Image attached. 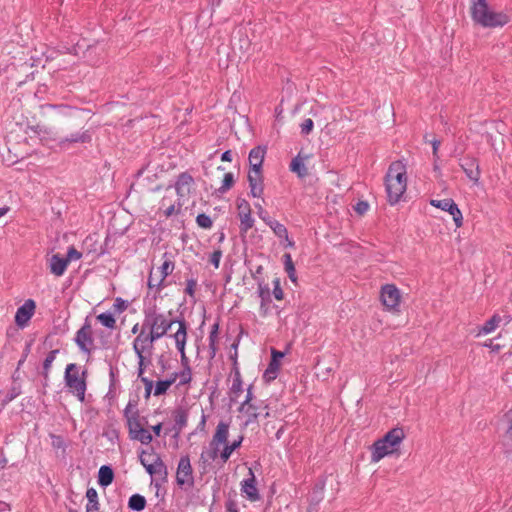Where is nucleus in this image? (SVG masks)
Here are the masks:
<instances>
[{
	"mask_svg": "<svg viewBox=\"0 0 512 512\" xmlns=\"http://www.w3.org/2000/svg\"><path fill=\"white\" fill-rule=\"evenodd\" d=\"M469 13L472 21L483 28H501L511 20L504 11H495L487 0H469Z\"/></svg>",
	"mask_w": 512,
	"mask_h": 512,
	"instance_id": "obj_1",
	"label": "nucleus"
},
{
	"mask_svg": "<svg viewBox=\"0 0 512 512\" xmlns=\"http://www.w3.org/2000/svg\"><path fill=\"white\" fill-rule=\"evenodd\" d=\"M179 321L185 320L183 318L179 319L174 317L171 311L162 313L156 308H149L144 311L142 326L144 327V330H147L157 339H160L167 335V332L173 324H178Z\"/></svg>",
	"mask_w": 512,
	"mask_h": 512,
	"instance_id": "obj_2",
	"label": "nucleus"
},
{
	"mask_svg": "<svg viewBox=\"0 0 512 512\" xmlns=\"http://www.w3.org/2000/svg\"><path fill=\"white\" fill-rule=\"evenodd\" d=\"M385 185L389 203L396 204L406 191L407 186L406 170L402 162L396 161L389 166Z\"/></svg>",
	"mask_w": 512,
	"mask_h": 512,
	"instance_id": "obj_3",
	"label": "nucleus"
},
{
	"mask_svg": "<svg viewBox=\"0 0 512 512\" xmlns=\"http://www.w3.org/2000/svg\"><path fill=\"white\" fill-rule=\"evenodd\" d=\"M405 438L403 428L396 427L388 431L381 439L372 445L371 461L376 463L385 456L398 451L400 444Z\"/></svg>",
	"mask_w": 512,
	"mask_h": 512,
	"instance_id": "obj_4",
	"label": "nucleus"
},
{
	"mask_svg": "<svg viewBox=\"0 0 512 512\" xmlns=\"http://www.w3.org/2000/svg\"><path fill=\"white\" fill-rule=\"evenodd\" d=\"M86 375V370L82 371L81 374L79 373V367L75 363H70L66 366L64 373L65 385L80 402L85 401V392L87 389Z\"/></svg>",
	"mask_w": 512,
	"mask_h": 512,
	"instance_id": "obj_5",
	"label": "nucleus"
},
{
	"mask_svg": "<svg viewBox=\"0 0 512 512\" xmlns=\"http://www.w3.org/2000/svg\"><path fill=\"white\" fill-rule=\"evenodd\" d=\"M229 437V424L220 421L216 427L215 433L212 440L209 443V447L205 448L201 455L200 460L206 464L211 461H215L218 458V452L220 445L226 444Z\"/></svg>",
	"mask_w": 512,
	"mask_h": 512,
	"instance_id": "obj_6",
	"label": "nucleus"
},
{
	"mask_svg": "<svg viewBox=\"0 0 512 512\" xmlns=\"http://www.w3.org/2000/svg\"><path fill=\"white\" fill-rule=\"evenodd\" d=\"M74 341L80 351L91 354L94 349V337L92 323L89 317H86L82 327L76 332Z\"/></svg>",
	"mask_w": 512,
	"mask_h": 512,
	"instance_id": "obj_7",
	"label": "nucleus"
},
{
	"mask_svg": "<svg viewBox=\"0 0 512 512\" xmlns=\"http://www.w3.org/2000/svg\"><path fill=\"white\" fill-rule=\"evenodd\" d=\"M163 257L164 261L158 269L159 277L157 279V282L154 283V272L153 270H151L147 283L149 289H156V292L158 293L161 292L162 289H164L167 286V284L165 283V279L173 272L175 268L174 262L170 260L167 253H165Z\"/></svg>",
	"mask_w": 512,
	"mask_h": 512,
	"instance_id": "obj_8",
	"label": "nucleus"
},
{
	"mask_svg": "<svg viewBox=\"0 0 512 512\" xmlns=\"http://www.w3.org/2000/svg\"><path fill=\"white\" fill-rule=\"evenodd\" d=\"M459 166L465 173L466 177L475 185L479 183L481 178V169L479 161L476 157L466 155L459 159Z\"/></svg>",
	"mask_w": 512,
	"mask_h": 512,
	"instance_id": "obj_9",
	"label": "nucleus"
},
{
	"mask_svg": "<svg viewBox=\"0 0 512 512\" xmlns=\"http://www.w3.org/2000/svg\"><path fill=\"white\" fill-rule=\"evenodd\" d=\"M400 291L393 284H386L381 289V301L389 311H398L400 306Z\"/></svg>",
	"mask_w": 512,
	"mask_h": 512,
	"instance_id": "obj_10",
	"label": "nucleus"
},
{
	"mask_svg": "<svg viewBox=\"0 0 512 512\" xmlns=\"http://www.w3.org/2000/svg\"><path fill=\"white\" fill-rule=\"evenodd\" d=\"M176 481L180 486L191 487L194 484L193 469L188 456H182L178 462Z\"/></svg>",
	"mask_w": 512,
	"mask_h": 512,
	"instance_id": "obj_11",
	"label": "nucleus"
},
{
	"mask_svg": "<svg viewBox=\"0 0 512 512\" xmlns=\"http://www.w3.org/2000/svg\"><path fill=\"white\" fill-rule=\"evenodd\" d=\"M194 184L193 177L187 172L179 174L175 183V190L178 196V205L181 206L188 198L192 186Z\"/></svg>",
	"mask_w": 512,
	"mask_h": 512,
	"instance_id": "obj_12",
	"label": "nucleus"
},
{
	"mask_svg": "<svg viewBox=\"0 0 512 512\" xmlns=\"http://www.w3.org/2000/svg\"><path fill=\"white\" fill-rule=\"evenodd\" d=\"M187 329L188 326L186 321H179L177 331L173 335H171L174 338L176 348L181 355V363L184 365V368L189 366L188 358L186 357L185 354V345L187 342Z\"/></svg>",
	"mask_w": 512,
	"mask_h": 512,
	"instance_id": "obj_13",
	"label": "nucleus"
},
{
	"mask_svg": "<svg viewBox=\"0 0 512 512\" xmlns=\"http://www.w3.org/2000/svg\"><path fill=\"white\" fill-rule=\"evenodd\" d=\"M158 339L153 336L147 330H144V327H141L139 334L133 341V350L135 353H145L146 351H151L153 349L154 342Z\"/></svg>",
	"mask_w": 512,
	"mask_h": 512,
	"instance_id": "obj_14",
	"label": "nucleus"
},
{
	"mask_svg": "<svg viewBox=\"0 0 512 512\" xmlns=\"http://www.w3.org/2000/svg\"><path fill=\"white\" fill-rule=\"evenodd\" d=\"M36 304L34 300L28 299L21 305L15 314V323L18 327L24 328L34 315Z\"/></svg>",
	"mask_w": 512,
	"mask_h": 512,
	"instance_id": "obj_15",
	"label": "nucleus"
},
{
	"mask_svg": "<svg viewBox=\"0 0 512 512\" xmlns=\"http://www.w3.org/2000/svg\"><path fill=\"white\" fill-rule=\"evenodd\" d=\"M249 478L242 481L241 491L245 494L246 498L252 502L260 499L258 489L256 487V479L253 471L249 469Z\"/></svg>",
	"mask_w": 512,
	"mask_h": 512,
	"instance_id": "obj_16",
	"label": "nucleus"
},
{
	"mask_svg": "<svg viewBox=\"0 0 512 512\" xmlns=\"http://www.w3.org/2000/svg\"><path fill=\"white\" fill-rule=\"evenodd\" d=\"M284 357V353L276 349L271 350V361L264 373V377L268 380L275 379L280 368V360Z\"/></svg>",
	"mask_w": 512,
	"mask_h": 512,
	"instance_id": "obj_17",
	"label": "nucleus"
},
{
	"mask_svg": "<svg viewBox=\"0 0 512 512\" xmlns=\"http://www.w3.org/2000/svg\"><path fill=\"white\" fill-rule=\"evenodd\" d=\"M257 293L259 298L261 299L260 313L262 316H266L269 311V304L271 303L270 288L263 281H259Z\"/></svg>",
	"mask_w": 512,
	"mask_h": 512,
	"instance_id": "obj_18",
	"label": "nucleus"
},
{
	"mask_svg": "<svg viewBox=\"0 0 512 512\" xmlns=\"http://www.w3.org/2000/svg\"><path fill=\"white\" fill-rule=\"evenodd\" d=\"M265 224L271 228L273 233L279 239H284L286 241V247H291V248L294 247L295 242L293 240L289 239L288 230L283 224H281L279 221L273 219L272 217Z\"/></svg>",
	"mask_w": 512,
	"mask_h": 512,
	"instance_id": "obj_19",
	"label": "nucleus"
},
{
	"mask_svg": "<svg viewBox=\"0 0 512 512\" xmlns=\"http://www.w3.org/2000/svg\"><path fill=\"white\" fill-rule=\"evenodd\" d=\"M266 154L265 147L256 146L249 152L248 160L250 165V170H261L264 157Z\"/></svg>",
	"mask_w": 512,
	"mask_h": 512,
	"instance_id": "obj_20",
	"label": "nucleus"
},
{
	"mask_svg": "<svg viewBox=\"0 0 512 512\" xmlns=\"http://www.w3.org/2000/svg\"><path fill=\"white\" fill-rule=\"evenodd\" d=\"M67 266L68 260H66L65 257L60 256L59 254H54L49 259L50 272L57 277H60L65 273Z\"/></svg>",
	"mask_w": 512,
	"mask_h": 512,
	"instance_id": "obj_21",
	"label": "nucleus"
},
{
	"mask_svg": "<svg viewBox=\"0 0 512 512\" xmlns=\"http://www.w3.org/2000/svg\"><path fill=\"white\" fill-rule=\"evenodd\" d=\"M243 392V382L240 371L236 368L233 373L232 385L230 387V399L236 401L239 395Z\"/></svg>",
	"mask_w": 512,
	"mask_h": 512,
	"instance_id": "obj_22",
	"label": "nucleus"
},
{
	"mask_svg": "<svg viewBox=\"0 0 512 512\" xmlns=\"http://www.w3.org/2000/svg\"><path fill=\"white\" fill-rule=\"evenodd\" d=\"M114 479V473L110 466L103 465L98 472V483L102 487L109 486Z\"/></svg>",
	"mask_w": 512,
	"mask_h": 512,
	"instance_id": "obj_23",
	"label": "nucleus"
},
{
	"mask_svg": "<svg viewBox=\"0 0 512 512\" xmlns=\"http://www.w3.org/2000/svg\"><path fill=\"white\" fill-rule=\"evenodd\" d=\"M91 141V135L89 131L76 132L71 134L70 137H66L60 140L59 144L63 147L67 143H87Z\"/></svg>",
	"mask_w": 512,
	"mask_h": 512,
	"instance_id": "obj_24",
	"label": "nucleus"
},
{
	"mask_svg": "<svg viewBox=\"0 0 512 512\" xmlns=\"http://www.w3.org/2000/svg\"><path fill=\"white\" fill-rule=\"evenodd\" d=\"M289 167L299 178H305L308 175V169L304 164V160L300 157V154L292 159Z\"/></svg>",
	"mask_w": 512,
	"mask_h": 512,
	"instance_id": "obj_25",
	"label": "nucleus"
},
{
	"mask_svg": "<svg viewBox=\"0 0 512 512\" xmlns=\"http://www.w3.org/2000/svg\"><path fill=\"white\" fill-rule=\"evenodd\" d=\"M178 378L177 373H173L169 379L166 380H160L156 382L155 389L153 391L154 396H161L167 392V390L171 387L172 384L176 381Z\"/></svg>",
	"mask_w": 512,
	"mask_h": 512,
	"instance_id": "obj_26",
	"label": "nucleus"
},
{
	"mask_svg": "<svg viewBox=\"0 0 512 512\" xmlns=\"http://www.w3.org/2000/svg\"><path fill=\"white\" fill-rule=\"evenodd\" d=\"M125 416L127 417V426L129 437L136 433L138 430L143 429V425L140 421L138 413L128 415L127 409L125 410Z\"/></svg>",
	"mask_w": 512,
	"mask_h": 512,
	"instance_id": "obj_27",
	"label": "nucleus"
},
{
	"mask_svg": "<svg viewBox=\"0 0 512 512\" xmlns=\"http://www.w3.org/2000/svg\"><path fill=\"white\" fill-rule=\"evenodd\" d=\"M87 497V505L86 512H98L99 511V503H98V494L94 488H89L86 492Z\"/></svg>",
	"mask_w": 512,
	"mask_h": 512,
	"instance_id": "obj_28",
	"label": "nucleus"
},
{
	"mask_svg": "<svg viewBox=\"0 0 512 512\" xmlns=\"http://www.w3.org/2000/svg\"><path fill=\"white\" fill-rule=\"evenodd\" d=\"M147 456L152 457V465H153V468H154V474L155 475L156 474L162 475V474H166L167 473L166 465L164 464V462L161 459V457L154 452L153 448H151L150 453H147Z\"/></svg>",
	"mask_w": 512,
	"mask_h": 512,
	"instance_id": "obj_29",
	"label": "nucleus"
},
{
	"mask_svg": "<svg viewBox=\"0 0 512 512\" xmlns=\"http://www.w3.org/2000/svg\"><path fill=\"white\" fill-rule=\"evenodd\" d=\"M218 334H219V323L216 322L212 325L210 333H209V350L211 357H214L217 352V342H218Z\"/></svg>",
	"mask_w": 512,
	"mask_h": 512,
	"instance_id": "obj_30",
	"label": "nucleus"
},
{
	"mask_svg": "<svg viewBox=\"0 0 512 512\" xmlns=\"http://www.w3.org/2000/svg\"><path fill=\"white\" fill-rule=\"evenodd\" d=\"M283 263H284V269H285L286 273L288 274L289 279L292 282H296V280H297L296 270H295V266H294L292 257L289 253H285L283 255Z\"/></svg>",
	"mask_w": 512,
	"mask_h": 512,
	"instance_id": "obj_31",
	"label": "nucleus"
},
{
	"mask_svg": "<svg viewBox=\"0 0 512 512\" xmlns=\"http://www.w3.org/2000/svg\"><path fill=\"white\" fill-rule=\"evenodd\" d=\"M96 319L101 325H103L104 327H106L108 329L113 330L117 326L116 319H115L114 315L110 312L101 313V314L97 315Z\"/></svg>",
	"mask_w": 512,
	"mask_h": 512,
	"instance_id": "obj_32",
	"label": "nucleus"
},
{
	"mask_svg": "<svg viewBox=\"0 0 512 512\" xmlns=\"http://www.w3.org/2000/svg\"><path fill=\"white\" fill-rule=\"evenodd\" d=\"M174 422L178 431H181L186 425L188 421V413L185 409L179 408L174 412Z\"/></svg>",
	"mask_w": 512,
	"mask_h": 512,
	"instance_id": "obj_33",
	"label": "nucleus"
},
{
	"mask_svg": "<svg viewBox=\"0 0 512 512\" xmlns=\"http://www.w3.org/2000/svg\"><path fill=\"white\" fill-rule=\"evenodd\" d=\"M131 440L139 441L143 445H148L152 442V434L145 428L138 430L136 433L129 437Z\"/></svg>",
	"mask_w": 512,
	"mask_h": 512,
	"instance_id": "obj_34",
	"label": "nucleus"
},
{
	"mask_svg": "<svg viewBox=\"0 0 512 512\" xmlns=\"http://www.w3.org/2000/svg\"><path fill=\"white\" fill-rule=\"evenodd\" d=\"M146 499L140 494H134L129 498L128 507L135 511H141L145 508Z\"/></svg>",
	"mask_w": 512,
	"mask_h": 512,
	"instance_id": "obj_35",
	"label": "nucleus"
},
{
	"mask_svg": "<svg viewBox=\"0 0 512 512\" xmlns=\"http://www.w3.org/2000/svg\"><path fill=\"white\" fill-rule=\"evenodd\" d=\"M240 219V232L247 233L254 225V219L251 213H244L238 215Z\"/></svg>",
	"mask_w": 512,
	"mask_h": 512,
	"instance_id": "obj_36",
	"label": "nucleus"
},
{
	"mask_svg": "<svg viewBox=\"0 0 512 512\" xmlns=\"http://www.w3.org/2000/svg\"><path fill=\"white\" fill-rule=\"evenodd\" d=\"M59 350L55 349L50 351L43 362V376L45 379L49 376V371L51 369L52 363L54 362L56 355L58 354Z\"/></svg>",
	"mask_w": 512,
	"mask_h": 512,
	"instance_id": "obj_37",
	"label": "nucleus"
},
{
	"mask_svg": "<svg viewBox=\"0 0 512 512\" xmlns=\"http://www.w3.org/2000/svg\"><path fill=\"white\" fill-rule=\"evenodd\" d=\"M500 320H501L500 317L493 316L491 319L486 321L485 324L480 328L479 334L486 335V334L493 332L499 325Z\"/></svg>",
	"mask_w": 512,
	"mask_h": 512,
	"instance_id": "obj_38",
	"label": "nucleus"
},
{
	"mask_svg": "<svg viewBox=\"0 0 512 512\" xmlns=\"http://www.w3.org/2000/svg\"><path fill=\"white\" fill-rule=\"evenodd\" d=\"M447 212H449V214L452 215L455 226L457 228H460L463 225V215L460 209L458 208V205L455 202H453L451 208Z\"/></svg>",
	"mask_w": 512,
	"mask_h": 512,
	"instance_id": "obj_39",
	"label": "nucleus"
},
{
	"mask_svg": "<svg viewBox=\"0 0 512 512\" xmlns=\"http://www.w3.org/2000/svg\"><path fill=\"white\" fill-rule=\"evenodd\" d=\"M248 182L249 187L252 185H263V176L261 170H249Z\"/></svg>",
	"mask_w": 512,
	"mask_h": 512,
	"instance_id": "obj_40",
	"label": "nucleus"
},
{
	"mask_svg": "<svg viewBox=\"0 0 512 512\" xmlns=\"http://www.w3.org/2000/svg\"><path fill=\"white\" fill-rule=\"evenodd\" d=\"M453 202H454V200L451 198H446V199H442V200H436V199L430 200V204L432 206L439 208L443 211H448L451 208V205Z\"/></svg>",
	"mask_w": 512,
	"mask_h": 512,
	"instance_id": "obj_41",
	"label": "nucleus"
},
{
	"mask_svg": "<svg viewBox=\"0 0 512 512\" xmlns=\"http://www.w3.org/2000/svg\"><path fill=\"white\" fill-rule=\"evenodd\" d=\"M234 184V176L231 172H228L224 175L222 185L219 187L218 191L220 193L227 192Z\"/></svg>",
	"mask_w": 512,
	"mask_h": 512,
	"instance_id": "obj_42",
	"label": "nucleus"
},
{
	"mask_svg": "<svg viewBox=\"0 0 512 512\" xmlns=\"http://www.w3.org/2000/svg\"><path fill=\"white\" fill-rule=\"evenodd\" d=\"M239 411L245 413L248 416V422H251L258 418V407L254 405L252 402L247 404L245 409Z\"/></svg>",
	"mask_w": 512,
	"mask_h": 512,
	"instance_id": "obj_43",
	"label": "nucleus"
},
{
	"mask_svg": "<svg viewBox=\"0 0 512 512\" xmlns=\"http://www.w3.org/2000/svg\"><path fill=\"white\" fill-rule=\"evenodd\" d=\"M196 222L199 227L204 229L211 228L213 224L211 218L204 213H201L196 217Z\"/></svg>",
	"mask_w": 512,
	"mask_h": 512,
	"instance_id": "obj_44",
	"label": "nucleus"
},
{
	"mask_svg": "<svg viewBox=\"0 0 512 512\" xmlns=\"http://www.w3.org/2000/svg\"><path fill=\"white\" fill-rule=\"evenodd\" d=\"M147 453H149V452L142 450L139 455V460H140V463L145 467L146 471L152 476V475H155L154 468H153L152 462H146Z\"/></svg>",
	"mask_w": 512,
	"mask_h": 512,
	"instance_id": "obj_45",
	"label": "nucleus"
},
{
	"mask_svg": "<svg viewBox=\"0 0 512 512\" xmlns=\"http://www.w3.org/2000/svg\"><path fill=\"white\" fill-rule=\"evenodd\" d=\"M178 377H180L179 385H186L189 384L192 380V373L190 366H187L184 368V370L178 374Z\"/></svg>",
	"mask_w": 512,
	"mask_h": 512,
	"instance_id": "obj_46",
	"label": "nucleus"
},
{
	"mask_svg": "<svg viewBox=\"0 0 512 512\" xmlns=\"http://www.w3.org/2000/svg\"><path fill=\"white\" fill-rule=\"evenodd\" d=\"M273 296L276 300H283L284 298V292L281 288V285H280V279L279 278H275L273 280Z\"/></svg>",
	"mask_w": 512,
	"mask_h": 512,
	"instance_id": "obj_47",
	"label": "nucleus"
},
{
	"mask_svg": "<svg viewBox=\"0 0 512 512\" xmlns=\"http://www.w3.org/2000/svg\"><path fill=\"white\" fill-rule=\"evenodd\" d=\"M82 257V254L73 246L68 248L67 255L65 257L68 260V264L71 261L79 260Z\"/></svg>",
	"mask_w": 512,
	"mask_h": 512,
	"instance_id": "obj_48",
	"label": "nucleus"
},
{
	"mask_svg": "<svg viewBox=\"0 0 512 512\" xmlns=\"http://www.w3.org/2000/svg\"><path fill=\"white\" fill-rule=\"evenodd\" d=\"M196 287H197V280L193 279V278L188 279L186 282L185 293L191 297H194Z\"/></svg>",
	"mask_w": 512,
	"mask_h": 512,
	"instance_id": "obj_49",
	"label": "nucleus"
},
{
	"mask_svg": "<svg viewBox=\"0 0 512 512\" xmlns=\"http://www.w3.org/2000/svg\"><path fill=\"white\" fill-rule=\"evenodd\" d=\"M255 208L257 209V215L264 223L271 219L268 212L262 207L260 203H255Z\"/></svg>",
	"mask_w": 512,
	"mask_h": 512,
	"instance_id": "obj_50",
	"label": "nucleus"
},
{
	"mask_svg": "<svg viewBox=\"0 0 512 512\" xmlns=\"http://www.w3.org/2000/svg\"><path fill=\"white\" fill-rule=\"evenodd\" d=\"M314 123L312 119L307 118L301 124V133L303 135H308L313 130Z\"/></svg>",
	"mask_w": 512,
	"mask_h": 512,
	"instance_id": "obj_51",
	"label": "nucleus"
},
{
	"mask_svg": "<svg viewBox=\"0 0 512 512\" xmlns=\"http://www.w3.org/2000/svg\"><path fill=\"white\" fill-rule=\"evenodd\" d=\"M221 257H222V251L221 250H215L211 255H210V263L215 267V268H218L219 267V264H220V260H221Z\"/></svg>",
	"mask_w": 512,
	"mask_h": 512,
	"instance_id": "obj_52",
	"label": "nucleus"
},
{
	"mask_svg": "<svg viewBox=\"0 0 512 512\" xmlns=\"http://www.w3.org/2000/svg\"><path fill=\"white\" fill-rule=\"evenodd\" d=\"M264 191V185H252L250 186V193L253 197L261 198Z\"/></svg>",
	"mask_w": 512,
	"mask_h": 512,
	"instance_id": "obj_53",
	"label": "nucleus"
},
{
	"mask_svg": "<svg viewBox=\"0 0 512 512\" xmlns=\"http://www.w3.org/2000/svg\"><path fill=\"white\" fill-rule=\"evenodd\" d=\"M238 215L244 213H251L250 204L246 200H242L238 203Z\"/></svg>",
	"mask_w": 512,
	"mask_h": 512,
	"instance_id": "obj_54",
	"label": "nucleus"
},
{
	"mask_svg": "<svg viewBox=\"0 0 512 512\" xmlns=\"http://www.w3.org/2000/svg\"><path fill=\"white\" fill-rule=\"evenodd\" d=\"M142 382L144 383L145 385V398H149L151 393H152V389H153V381L148 379V378H142Z\"/></svg>",
	"mask_w": 512,
	"mask_h": 512,
	"instance_id": "obj_55",
	"label": "nucleus"
},
{
	"mask_svg": "<svg viewBox=\"0 0 512 512\" xmlns=\"http://www.w3.org/2000/svg\"><path fill=\"white\" fill-rule=\"evenodd\" d=\"M368 208H369V205L366 201H359L355 206V211L358 214L363 215L364 213H366L368 211Z\"/></svg>",
	"mask_w": 512,
	"mask_h": 512,
	"instance_id": "obj_56",
	"label": "nucleus"
},
{
	"mask_svg": "<svg viewBox=\"0 0 512 512\" xmlns=\"http://www.w3.org/2000/svg\"><path fill=\"white\" fill-rule=\"evenodd\" d=\"M253 400V394H252V386H249V388L247 389V395H246V398L244 400V402L241 404L239 410H243L245 409V407L247 406V404H249L250 402H252Z\"/></svg>",
	"mask_w": 512,
	"mask_h": 512,
	"instance_id": "obj_57",
	"label": "nucleus"
},
{
	"mask_svg": "<svg viewBox=\"0 0 512 512\" xmlns=\"http://www.w3.org/2000/svg\"><path fill=\"white\" fill-rule=\"evenodd\" d=\"M431 144H432V149H433V157L436 162L439 159L438 149L440 147L441 142L439 140L434 139L433 141H431Z\"/></svg>",
	"mask_w": 512,
	"mask_h": 512,
	"instance_id": "obj_58",
	"label": "nucleus"
},
{
	"mask_svg": "<svg viewBox=\"0 0 512 512\" xmlns=\"http://www.w3.org/2000/svg\"><path fill=\"white\" fill-rule=\"evenodd\" d=\"M138 358V365L142 367H147V364L150 363V361H147V358L145 357L144 353H135Z\"/></svg>",
	"mask_w": 512,
	"mask_h": 512,
	"instance_id": "obj_59",
	"label": "nucleus"
},
{
	"mask_svg": "<svg viewBox=\"0 0 512 512\" xmlns=\"http://www.w3.org/2000/svg\"><path fill=\"white\" fill-rule=\"evenodd\" d=\"M506 418H507V420L509 422L508 429H507V434L509 435V437L512 438V409H510L506 413Z\"/></svg>",
	"mask_w": 512,
	"mask_h": 512,
	"instance_id": "obj_60",
	"label": "nucleus"
},
{
	"mask_svg": "<svg viewBox=\"0 0 512 512\" xmlns=\"http://www.w3.org/2000/svg\"><path fill=\"white\" fill-rule=\"evenodd\" d=\"M14 395L13 394H7L4 396L3 399H0V405L2 407V409L10 402L14 399Z\"/></svg>",
	"mask_w": 512,
	"mask_h": 512,
	"instance_id": "obj_61",
	"label": "nucleus"
},
{
	"mask_svg": "<svg viewBox=\"0 0 512 512\" xmlns=\"http://www.w3.org/2000/svg\"><path fill=\"white\" fill-rule=\"evenodd\" d=\"M176 213V208L174 204H170L168 207L164 210V215L166 217H170Z\"/></svg>",
	"mask_w": 512,
	"mask_h": 512,
	"instance_id": "obj_62",
	"label": "nucleus"
},
{
	"mask_svg": "<svg viewBox=\"0 0 512 512\" xmlns=\"http://www.w3.org/2000/svg\"><path fill=\"white\" fill-rule=\"evenodd\" d=\"M230 456L231 455L224 451V449H222L220 453L218 452V457L220 458L222 463H226L229 460Z\"/></svg>",
	"mask_w": 512,
	"mask_h": 512,
	"instance_id": "obj_63",
	"label": "nucleus"
},
{
	"mask_svg": "<svg viewBox=\"0 0 512 512\" xmlns=\"http://www.w3.org/2000/svg\"><path fill=\"white\" fill-rule=\"evenodd\" d=\"M222 161L231 162L232 161V153L230 150L225 151L221 156Z\"/></svg>",
	"mask_w": 512,
	"mask_h": 512,
	"instance_id": "obj_64",
	"label": "nucleus"
}]
</instances>
